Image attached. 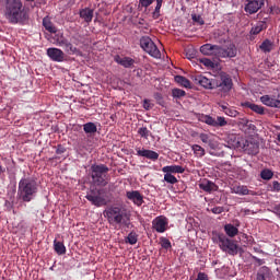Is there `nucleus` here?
I'll return each instance as SVG.
<instances>
[{
	"label": "nucleus",
	"mask_w": 280,
	"mask_h": 280,
	"mask_svg": "<svg viewBox=\"0 0 280 280\" xmlns=\"http://www.w3.org/2000/svg\"><path fill=\"white\" fill-rule=\"evenodd\" d=\"M18 200L32 202L38 196V182L33 177H22L18 184Z\"/></svg>",
	"instance_id": "f257e3e1"
},
{
	"label": "nucleus",
	"mask_w": 280,
	"mask_h": 280,
	"mask_svg": "<svg viewBox=\"0 0 280 280\" xmlns=\"http://www.w3.org/2000/svg\"><path fill=\"white\" fill-rule=\"evenodd\" d=\"M104 215L113 226L115 224H119L120 226H128L130 224V213L121 207L112 206L104 211Z\"/></svg>",
	"instance_id": "f03ea898"
},
{
	"label": "nucleus",
	"mask_w": 280,
	"mask_h": 280,
	"mask_svg": "<svg viewBox=\"0 0 280 280\" xmlns=\"http://www.w3.org/2000/svg\"><path fill=\"white\" fill-rule=\"evenodd\" d=\"M4 16L12 23H21L23 21V2L21 0H5Z\"/></svg>",
	"instance_id": "7ed1b4c3"
},
{
	"label": "nucleus",
	"mask_w": 280,
	"mask_h": 280,
	"mask_svg": "<svg viewBox=\"0 0 280 280\" xmlns=\"http://www.w3.org/2000/svg\"><path fill=\"white\" fill-rule=\"evenodd\" d=\"M90 170L92 172V182L96 187H106L108 185V182L106 180L108 172H110L108 166L105 164H93Z\"/></svg>",
	"instance_id": "20e7f679"
},
{
	"label": "nucleus",
	"mask_w": 280,
	"mask_h": 280,
	"mask_svg": "<svg viewBox=\"0 0 280 280\" xmlns=\"http://www.w3.org/2000/svg\"><path fill=\"white\" fill-rule=\"evenodd\" d=\"M214 244H218L219 248L223 253H228V255H237L240 250V246L235 244V241L229 238L224 233H218L215 236L212 238Z\"/></svg>",
	"instance_id": "39448f33"
},
{
	"label": "nucleus",
	"mask_w": 280,
	"mask_h": 280,
	"mask_svg": "<svg viewBox=\"0 0 280 280\" xmlns=\"http://www.w3.org/2000/svg\"><path fill=\"white\" fill-rule=\"evenodd\" d=\"M214 89H219L221 93H231L233 89V79L231 78V74L221 72L219 74V80L214 79Z\"/></svg>",
	"instance_id": "423d86ee"
},
{
	"label": "nucleus",
	"mask_w": 280,
	"mask_h": 280,
	"mask_svg": "<svg viewBox=\"0 0 280 280\" xmlns=\"http://www.w3.org/2000/svg\"><path fill=\"white\" fill-rule=\"evenodd\" d=\"M140 47L152 58H161V50H159V47H156V44H154L152 38L148 36L141 37Z\"/></svg>",
	"instance_id": "0eeeda50"
},
{
	"label": "nucleus",
	"mask_w": 280,
	"mask_h": 280,
	"mask_svg": "<svg viewBox=\"0 0 280 280\" xmlns=\"http://www.w3.org/2000/svg\"><path fill=\"white\" fill-rule=\"evenodd\" d=\"M102 194H104V189H93L90 190L85 198L94 207H106V205H108L110 201L102 196Z\"/></svg>",
	"instance_id": "6e6552de"
},
{
	"label": "nucleus",
	"mask_w": 280,
	"mask_h": 280,
	"mask_svg": "<svg viewBox=\"0 0 280 280\" xmlns=\"http://www.w3.org/2000/svg\"><path fill=\"white\" fill-rule=\"evenodd\" d=\"M265 4L266 0H246L244 10L247 14H257Z\"/></svg>",
	"instance_id": "1a4fd4ad"
},
{
	"label": "nucleus",
	"mask_w": 280,
	"mask_h": 280,
	"mask_svg": "<svg viewBox=\"0 0 280 280\" xmlns=\"http://www.w3.org/2000/svg\"><path fill=\"white\" fill-rule=\"evenodd\" d=\"M192 82H195V84H199V86H202L203 89H215V79L211 80L202 74L195 75L192 78Z\"/></svg>",
	"instance_id": "9d476101"
},
{
	"label": "nucleus",
	"mask_w": 280,
	"mask_h": 280,
	"mask_svg": "<svg viewBox=\"0 0 280 280\" xmlns=\"http://www.w3.org/2000/svg\"><path fill=\"white\" fill-rule=\"evenodd\" d=\"M235 56H237L235 44H230L226 48L219 46V58H235Z\"/></svg>",
	"instance_id": "9b49d317"
},
{
	"label": "nucleus",
	"mask_w": 280,
	"mask_h": 280,
	"mask_svg": "<svg viewBox=\"0 0 280 280\" xmlns=\"http://www.w3.org/2000/svg\"><path fill=\"white\" fill-rule=\"evenodd\" d=\"M156 7L153 12V19H159L161 16V8H163V0H155ZM154 3V0H139L141 8H150Z\"/></svg>",
	"instance_id": "f8f14e48"
},
{
	"label": "nucleus",
	"mask_w": 280,
	"mask_h": 280,
	"mask_svg": "<svg viewBox=\"0 0 280 280\" xmlns=\"http://www.w3.org/2000/svg\"><path fill=\"white\" fill-rule=\"evenodd\" d=\"M167 224V218L165 217H158L152 221V226L156 233H165Z\"/></svg>",
	"instance_id": "ddd939ff"
},
{
	"label": "nucleus",
	"mask_w": 280,
	"mask_h": 280,
	"mask_svg": "<svg viewBox=\"0 0 280 280\" xmlns=\"http://www.w3.org/2000/svg\"><path fill=\"white\" fill-rule=\"evenodd\" d=\"M200 51L203 54V56H214L215 58H219L220 46L213 44H205L200 47Z\"/></svg>",
	"instance_id": "4468645a"
},
{
	"label": "nucleus",
	"mask_w": 280,
	"mask_h": 280,
	"mask_svg": "<svg viewBox=\"0 0 280 280\" xmlns=\"http://www.w3.org/2000/svg\"><path fill=\"white\" fill-rule=\"evenodd\" d=\"M243 150L247 152V154H252L253 156L259 154V142L255 140H246Z\"/></svg>",
	"instance_id": "2eb2a0df"
},
{
	"label": "nucleus",
	"mask_w": 280,
	"mask_h": 280,
	"mask_svg": "<svg viewBox=\"0 0 280 280\" xmlns=\"http://www.w3.org/2000/svg\"><path fill=\"white\" fill-rule=\"evenodd\" d=\"M137 156H142L143 159H149V161H159V153L150 149H136Z\"/></svg>",
	"instance_id": "dca6fc26"
},
{
	"label": "nucleus",
	"mask_w": 280,
	"mask_h": 280,
	"mask_svg": "<svg viewBox=\"0 0 280 280\" xmlns=\"http://www.w3.org/2000/svg\"><path fill=\"white\" fill-rule=\"evenodd\" d=\"M126 197L136 205V207H141L143 205V195L139 190H129L126 192Z\"/></svg>",
	"instance_id": "f3484780"
},
{
	"label": "nucleus",
	"mask_w": 280,
	"mask_h": 280,
	"mask_svg": "<svg viewBox=\"0 0 280 280\" xmlns=\"http://www.w3.org/2000/svg\"><path fill=\"white\" fill-rule=\"evenodd\" d=\"M47 56L54 60V62H63L65 52L60 48H48Z\"/></svg>",
	"instance_id": "a211bd4d"
},
{
	"label": "nucleus",
	"mask_w": 280,
	"mask_h": 280,
	"mask_svg": "<svg viewBox=\"0 0 280 280\" xmlns=\"http://www.w3.org/2000/svg\"><path fill=\"white\" fill-rule=\"evenodd\" d=\"M261 104L268 106L269 108H280V100L270 95H262L260 97Z\"/></svg>",
	"instance_id": "6ab92c4d"
},
{
	"label": "nucleus",
	"mask_w": 280,
	"mask_h": 280,
	"mask_svg": "<svg viewBox=\"0 0 280 280\" xmlns=\"http://www.w3.org/2000/svg\"><path fill=\"white\" fill-rule=\"evenodd\" d=\"M199 189H202V191H206L207 194H211L212 191H218L219 187L215 183L209 179H203L199 183Z\"/></svg>",
	"instance_id": "aec40b11"
},
{
	"label": "nucleus",
	"mask_w": 280,
	"mask_h": 280,
	"mask_svg": "<svg viewBox=\"0 0 280 280\" xmlns=\"http://www.w3.org/2000/svg\"><path fill=\"white\" fill-rule=\"evenodd\" d=\"M115 62H117V65H120L125 69H132V67H135V59L130 57H120L119 55H117L115 57Z\"/></svg>",
	"instance_id": "412c9836"
},
{
	"label": "nucleus",
	"mask_w": 280,
	"mask_h": 280,
	"mask_svg": "<svg viewBox=\"0 0 280 280\" xmlns=\"http://www.w3.org/2000/svg\"><path fill=\"white\" fill-rule=\"evenodd\" d=\"M237 226H240V221H236L235 225L231 223L225 224L223 228L225 235H228V237H235L238 235L240 229H237Z\"/></svg>",
	"instance_id": "4be33fe9"
},
{
	"label": "nucleus",
	"mask_w": 280,
	"mask_h": 280,
	"mask_svg": "<svg viewBox=\"0 0 280 280\" xmlns=\"http://www.w3.org/2000/svg\"><path fill=\"white\" fill-rule=\"evenodd\" d=\"M231 194H237L238 196H248L253 194V191H250L247 186L233 184L231 186Z\"/></svg>",
	"instance_id": "5701e85b"
},
{
	"label": "nucleus",
	"mask_w": 280,
	"mask_h": 280,
	"mask_svg": "<svg viewBox=\"0 0 280 280\" xmlns=\"http://www.w3.org/2000/svg\"><path fill=\"white\" fill-rule=\"evenodd\" d=\"M94 11L91 8H84L79 11L80 19H83L85 23H91L93 21Z\"/></svg>",
	"instance_id": "b1692460"
},
{
	"label": "nucleus",
	"mask_w": 280,
	"mask_h": 280,
	"mask_svg": "<svg viewBox=\"0 0 280 280\" xmlns=\"http://www.w3.org/2000/svg\"><path fill=\"white\" fill-rule=\"evenodd\" d=\"M164 174H185V167L180 165H170L162 168Z\"/></svg>",
	"instance_id": "393cba45"
},
{
	"label": "nucleus",
	"mask_w": 280,
	"mask_h": 280,
	"mask_svg": "<svg viewBox=\"0 0 280 280\" xmlns=\"http://www.w3.org/2000/svg\"><path fill=\"white\" fill-rule=\"evenodd\" d=\"M272 277V272L270 271V268L267 266H262L259 268L257 272V280H268Z\"/></svg>",
	"instance_id": "a878e982"
},
{
	"label": "nucleus",
	"mask_w": 280,
	"mask_h": 280,
	"mask_svg": "<svg viewBox=\"0 0 280 280\" xmlns=\"http://www.w3.org/2000/svg\"><path fill=\"white\" fill-rule=\"evenodd\" d=\"M243 106H244V108H249L254 113H257V115H264L265 114L264 106L257 105L255 103L245 102V103H243Z\"/></svg>",
	"instance_id": "bb28decb"
},
{
	"label": "nucleus",
	"mask_w": 280,
	"mask_h": 280,
	"mask_svg": "<svg viewBox=\"0 0 280 280\" xmlns=\"http://www.w3.org/2000/svg\"><path fill=\"white\" fill-rule=\"evenodd\" d=\"M60 47H63L66 49L67 54H75L78 51V48L73 46L69 40L67 39H61L59 42Z\"/></svg>",
	"instance_id": "cd10ccee"
},
{
	"label": "nucleus",
	"mask_w": 280,
	"mask_h": 280,
	"mask_svg": "<svg viewBox=\"0 0 280 280\" xmlns=\"http://www.w3.org/2000/svg\"><path fill=\"white\" fill-rule=\"evenodd\" d=\"M83 130L85 135L93 137V135L97 132V125H95V122H86L83 125Z\"/></svg>",
	"instance_id": "c85d7f7f"
},
{
	"label": "nucleus",
	"mask_w": 280,
	"mask_h": 280,
	"mask_svg": "<svg viewBox=\"0 0 280 280\" xmlns=\"http://www.w3.org/2000/svg\"><path fill=\"white\" fill-rule=\"evenodd\" d=\"M54 249L57 255H67V247L65 246V243L59 242L57 240L54 241Z\"/></svg>",
	"instance_id": "c756f323"
},
{
	"label": "nucleus",
	"mask_w": 280,
	"mask_h": 280,
	"mask_svg": "<svg viewBox=\"0 0 280 280\" xmlns=\"http://www.w3.org/2000/svg\"><path fill=\"white\" fill-rule=\"evenodd\" d=\"M175 82H177V84L180 86H184V89H191V81L183 75H176Z\"/></svg>",
	"instance_id": "7c9ffc66"
},
{
	"label": "nucleus",
	"mask_w": 280,
	"mask_h": 280,
	"mask_svg": "<svg viewBox=\"0 0 280 280\" xmlns=\"http://www.w3.org/2000/svg\"><path fill=\"white\" fill-rule=\"evenodd\" d=\"M264 30H266V22L262 21L257 23V25H255L254 27H252L250 34H253L254 36H257V34H259L260 32H264Z\"/></svg>",
	"instance_id": "2f4dec72"
},
{
	"label": "nucleus",
	"mask_w": 280,
	"mask_h": 280,
	"mask_svg": "<svg viewBox=\"0 0 280 280\" xmlns=\"http://www.w3.org/2000/svg\"><path fill=\"white\" fill-rule=\"evenodd\" d=\"M272 46L273 44L270 39H265L260 45V49L264 54H270V51H272Z\"/></svg>",
	"instance_id": "473e14b6"
},
{
	"label": "nucleus",
	"mask_w": 280,
	"mask_h": 280,
	"mask_svg": "<svg viewBox=\"0 0 280 280\" xmlns=\"http://www.w3.org/2000/svg\"><path fill=\"white\" fill-rule=\"evenodd\" d=\"M43 25H44L45 30L47 32H49L50 34H56V32H58V30L56 28V26H54L51 21H49L47 19L43 20Z\"/></svg>",
	"instance_id": "72a5a7b5"
},
{
	"label": "nucleus",
	"mask_w": 280,
	"mask_h": 280,
	"mask_svg": "<svg viewBox=\"0 0 280 280\" xmlns=\"http://www.w3.org/2000/svg\"><path fill=\"white\" fill-rule=\"evenodd\" d=\"M126 244H130L131 246H135L137 242H139V236L137 235L136 232H130L128 236L126 237Z\"/></svg>",
	"instance_id": "f704fd0d"
},
{
	"label": "nucleus",
	"mask_w": 280,
	"mask_h": 280,
	"mask_svg": "<svg viewBox=\"0 0 280 280\" xmlns=\"http://www.w3.org/2000/svg\"><path fill=\"white\" fill-rule=\"evenodd\" d=\"M191 150H192L194 154L196 156H198L199 159H202V156H205V154H206L205 148L200 147L199 144H194L191 147Z\"/></svg>",
	"instance_id": "c9c22d12"
},
{
	"label": "nucleus",
	"mask_w": 280,
	"mask_h": 280,
	"mask_svg": "<svg viewBox=\"0 0 280 280\" xmlns=\"http://www.w3.org/2000/svg\"><path fill=\"white\" fill-rule=\"evenodd\" d=\"M200 121H202L203 124H207L208 126H212L213 128H215V118L209 116V115H202L200 118Z\"/></svg>",
	"instance_id": "e433bc0d"
},
{
	"label": "nucleus",
	"mask_w": 280,
	"mask_h": 280,
	"mask_svg": "<svg viewBox=\"0 0 280 280\" xmlns=\"http://www.w3.org/2000/svg\"><path fill=\"white\" fill-rule=\"evenodd\" d=\"M272 176H275V173L269 168H265L260 172V178H262V180H270Z\"/></svg>",
	"instance_id": "4c0bfd02"
},
{
	"label": "nucleus",
	"mask_w": 280,
	"mask_h": 280,
	"mask_svg": "<svg viewBox=\"0 0 280 280\" xmlns=\"http://www.w3.org/2000/svg\"><path fill=\"white\" fill-rule=\"evenodd\" d=\"M164 180H165V183H168L170 185H176V183H178V178H176V176L172 175V173H165Z\"/></svg>",
	"instance_id": "58836bf2"
},
{
	"label": "nucleus",
	"mask_w": 280,
	"mask_h": 280,
	"mask_svg": "<svg viewBox=\"0 0 280 280\" xmlns=\"http://www.w3.org/2000/svg\"><path fill=\"white\" fill-rule=\"evenodd\" d=\"M138 135L142 138V139H148V137H150L152 135V132L148 129V127H140L138 129Z\"/></svg>",
	"instance_id": "ea45409f"
},
{
	"label": "nucleus",
	"mask_w": 280,
	"mask_h": 280,
	"mask_svg": "<svg viewBox=\"0 0 280 280\" xmlns=\"http://www.w3.org/2000/svg\"><path fill=\"white\" fill-rule=\"evenodd\" d=\"M160 244L165 250H170V248H172V242H170V238L167 237H161Z\"/></svg>",
	"instance_id": "a19ab883"
},
{
	"label": "nucleus",
	"mask_w": 280,
	"mask_h": 280,
	"mask_svg": "<svg viewBox=\"0 0 280 280\" xmlns=\"http://www.w3.org/2000/svg\"><path fill=\"white\" fill-rule=\"evenodd\" d=\"M173 97H176L177 100H180V97H185L187 95V92L180 89H173L172 91Z\"/></svg>",
	"instance_id": "79ce46f5"
},
{
	"label": "nucleus",
	"mask_w": 280,
	"mask_h": 280,
	"mask_svg": "<svg viewBox=\"0 0 280 280\" xmlns=\"http://www.w3.org/2000/svg\"><path fill=\"white\" fill-rule=\"evenodd\" d=\"M200 62L203 67H208L209 69H215V63L209 58L200 59Z\"/></svg>",
	"instance_id": "37998d69"
},
{
	"label": "nucleus",
	"mask_w": 280,
	"mask_h": 280,
	"mask_svg": "<svg viewBox=\"0 0 280 280\" xmlns=\"http://www.w3.org/2000/svg\"><path fill=\"white\" fill-rule=\"evenodd\" d=\"M215 124L217 125H214V128H218V127L222 128L224 126H228L229 122L226 121V118L222 116H218L215 119Z\"/></svg>",
	"instance_id": "c03bdc74"
},
{
	"label": "nucleus",
	"mask_w": 280,
	"mask_h": 280,
	"mask_svg": "<svg viewBox=\"0 0 280 280\" xmlns=\"http://www.w3.org/2000/svg\"><path fill=\"white\" fill-rule=\"evenodd\" d=\"M225 115H228V117H237L240 112H237L235 108L229 107V109L225 110Z\"/></svg>",
	"instance_id": "a18cd8bd"
},
{
	"label": "nucleus",
	"mask_w": 280,
	"mask_h": 280,
	"mask_svg": "<svg viewBox=\"0 0 280 280\" xmlns=\"http://www.w3.org/2000/svg\"><path fill=\"white\" fill-rule=\"evenodd\" d=\"M211 213H214V215H220V213H224V207H214V208H211Z\"/></svg>",
	"instance_id": "49530a36"
},
{
	"label": "nucleus",
	"mask_w": 280,
	"mask_h": 280,
	"mask_svg": "<svg viewBox=\"0 0 280 280\" xmlns=\"http://www.w3.org/2000/svg\"><path fill=\"white\" fill-rule=\"evenodd\" d=\"M192 21L195 23H198L199 25H205V20H202V16H200V15L194 14L192 15Z\"/></svg>",
	"instance_id": "de8ad7c7"
},
{
	"label": "nucleus",
	"mask_w": 280,
	"mask_h": 280,
	"mask_svg": "<svg viewBox=\"0 0 280 280\" xmlns=\"http://www.w3.org/2000/svg\"><path fill=\"white\" fill-rule=\"evenodd\" d=\"M199 139L202 141V143H209L211 138L207 133H200Z\"/></svg>",
	"instance_id": "09e8293b"
},
{
	"label": "nucleus",
	"mask_w": 280,
	"mask_h": 280,
	"mask_svg": "<svg viewBox=\"0 0 280 280\" xmlns=\"http://www.w3.org/2000/svg\"><path fill=\"white\" fill-rule=\"evenodd\" d=\"M208 145H209L210 150L218 149V142H215V140H213V139H210V141L208 142Z\"/></svg>",
	"instance_id": "8fccbe9b"
},
{
	"label": "nucleus",
	"mask_w": 280,
	"mask_h": 280,
	"mask_svg": "<svg viewBox=\"0 0 280 280\" xmlns=\"http://www.w3.org/2000/svg\"><path fill=\"white\" fill-rule=\"evenodd\" d=\"M271 191H280V183L278 180L272 182Z\"/></svg>",
	"instance_id": "3c124183"
},
{
	"label": "nucleus",
	"mask_w": 280,
	"mask_h": 280,
	"mask_svg": "<svg viewBox=\"0 0 280 280\" xmlns=\"http://www.w3.org/2000/svg\"><path fill=\"white\" fill-rule=\"evenodd\" d=\"M67 152V149L62 147V144H59L56 150V154H65Z\"/></svg>",
	"instance_id": "603ef678"
},
{
	"label": "nucleus",
	"mask_w": 280,
	"mask_h": 280,
	"mask_svg": "<svg viewBox=\"0 0 280 280\" xmlns=\"http://www.w3.org/2000/svg\"><path fill=\"white\" fill-rule=\"evenodd\" d=\"M252 259H254L258 266H264V264H266V260L258 258L257 256H252Z\"/></svg>",
	"instance_id": "864d4df0"
},
{
	"label": "nucleus",
	"mask_w": 280,
	"mask_h": 280,
	"mask_svg": "<svg viewBox=\"0 0 280 280\" xmlns=\"http://www.w3.org/2000/svg\"><path fill=\"white\" fill-rule=\"evenodd\" d=\"M272 213H275L276 215H278V218L280 219V203L273 206Z\"/></svg>",
	"instance_id": "5fc2aeb1"
},
{
	"label": "nucleus",
	"mask_w": 280,
	"mask_h": 280,
	"mask_svg": "<svg viewBox=\"0 0 280 280\" xmlns=\"http://www.w3.org/2000/svg\"><path fill=\"white\" fill-rule=\"evenodd\" d=\"M270 14H280V8L279 7H271L270 8Z\"/></svg>",
	"instance_id": "6e6d98bb"
},
{
	"label": "nucleus",
	"mask_w": 280,
	"mask_h": 280,
	"mask_svg": "<svg viewBox=\"0 0 280 280\" xmlns=\"http://www.w3.org/2000/svg\"><path fill=\"white\" fill-rule=\"evenodd\" d=\"M186 56H187L188 60H191V58H195L196 54H194V50L188 49L186 51Z\"/></svg>",
	"instance_id": "4d7b16f0"
},
{
	"label": "nucleus",
	"mask_w": 280,
	"mask_h": 280,
	"mask_svg": "<svg viewBox=\"0 0 280 280\" xmlns=\"http://www.w3.org/2000/svg\"><path fill=\"white\" fill-rule=\"evenodd\" d=\"M240 126H248V120L246 118H241Z\"/></svg>",
	"instance_id": "13d9d810"
},
{
	"label": "nucleus",
	"mask_w": 280,
	"mask_h": 280,
	"mask_svg": "<svg viewBox=\"0 0 280 280\" xmlns=\"http://www.w3.org/2000/svg\"><path fill=\"white\" fill-rule=\"evenodd\" d=\"M143 108H145V110H150V102L148 100H144Z\"/></svg>",
	"instance_id": "bf43d9fd"
},
{
	"label": "nucleus",
	"mask_w": 280,
	"mask_h": 280,
	"mask_svg": "<svg viewBox=\"0 0 280 280\" xmlns=\"http://www.w3.org/2000/svg\"><path fill=\"white\" fill-rule=\"evenodd\" d=\"M243 212L245 213V215H250V213H255L250 209H244Z\"/></svg>",
	"instance_id": "052dcab7"
},
{
	"label": "nucleus",
	"mask_w": 280,
	"mask_h": 280,
	"mask_svg": "<svg viewBox=\"0 0 280 280\" xmlns=\"http://www.w3.org/2000/svg\"><path fill=\"white\" fill-rule=\"evenodd\" d=\"M221 108L223 113L226 115V110H229V107L226 105H221Z\"/></svg>",
	"instance_id": "680f3d73"
},
{
	"label": "nucleus",
	"mask_w": 280,
	"mask_h": 280,
	"mask_svg": "<svg viewBox=\"0 0 280 280\" xmlns=\"http://www.w3.org/2000/svg\"><path fill=\"white\" fill-rule=\"evenodd\" d=\"M231 141H232V142H230V145H235V136H232Z\"/></svg>",
	"instance_id": "e2e57ef3"
},
{
	"label": "nucleus",
	"mask_w": 280,
	"mask_h": 280,
	"mask_svg": "<svg viewBox=\"0 0 280 280\" xmlns=\"http://www.w3.org/2000/svg\"><path fill=\"white\" fill-rule=\"evenodd\" d=\"M74 40V45H79L80 43L78 42V39L75 38V36L72 37Z\"/></svg>",
	"instance_id": "0e129e2a"
},
{
	"label": "nucleus",
	"mask_w": 280,
	"mask_h": 280,
	"mask_svg": "<svg viewBox=\"0 0 280 280\" xmlns=\"http://www.w3.org/2000/svg\"><path fill=\"white\" fill-rule=\"evenodd\" d=\"M277 140L279 141V143H280V133H278V136H277Z\"/></svg>",
	"instance_id": "69168bd1"
},
{
	"label": "nucleus",
	"mask_w": 280,
	"mask_h": 280,
	"mask_svg": "<svg viewBox=\"0 0 280 280\" xmlns=\"http://www.w3.org/2000/svg\"><path fill=\"white\" fill-rule=\"evenodd\" d=\"M26 1H34V0H26Z\"/></svg>",
	"instance_id": "338daca9"
}]
</instances>
